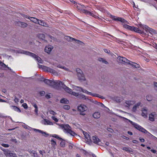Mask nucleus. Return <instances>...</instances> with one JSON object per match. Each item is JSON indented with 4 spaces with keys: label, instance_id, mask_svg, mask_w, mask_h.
Segmentation results:
<instances>
[{
    "label": "nucleus",
    "instance_id": "f257e3e1",
    "mask_svg": "<svg viewBox=\"0 0 157 157\" xmlns=\"http://www.w3.org/2000/svg\"><path fill=\"white\" fill-rule=\"evenodd\" d=\"M118 116L124 119L125 121L126 120L128 121L131 124H132V125L133 126V127H134L135 128L138 130L139 131L142 132L143 133L146 134L147 136H152V135L151 134L150 132H148L146 129L142 127L141 126L139 125V124L131 121L125 118L121 117L120 116Z\"/></svg>",
    "mask_w": 157,
    "mask_h": 157
},
{
    "label": "nucleus",
    "instance_id": "f03ea898",
    "mask_svg": "<svg viewBox=\"0 0 157 157\" xmlns=\"http://www.w3.org/2000/svg\"><path fill=\"white\" fill-rule=\"evenodd\" d=\"M43 81L46 84L53 86L54 87H61L63 84V82L59 80L52 81L48 79H44Z\"/></svg>",
    "mask_w": 157,
    "mask_h": 157
},
{
    "label": "nucleus",
    "instance_id": "7ed1b4c3",
    "mask_svg": "<svg viewBox=\"0 0 157 157\" xmlns=\"http://www.w3.org/2000/svg\"><path fill=\"white\" fill-rule=\"evenodd\" d=\"M18 52L30 56L35 59L36 60L38 63H43V61L39 57L33 53L23 50H21L19 52Z\"/></svg>",
    "mask_w": 157,
    "mask_h": 157
},
{
    "label": "nucleus",
    "instance_id": "20e7f679",
    "mask_svg": "<svg viewBox=\"0 0 157 157\" xmlns=\"http://www.w3.org/2000/svg\"><path fill=\"white\" fill-rule=\"evenodd\" d=\"M61 126L62 128L63 129L65 132L69 133L71 135L73 136L76 135L74 132L71 130V128L69 125H62Z\"/></svg>",
    "mask_w": 157,
    "mask_h": 157
},
{
    "label": "nucleus",
    "instance_id": "39448f33",
    "mask_svg": "<svg viewBox=\"0 0 157 157\" xmlns=\"http://www.w3.org/2000/svg\"><path fill=\"white\" fill-rule=\"evenodd\" d=\"M61 87L64 89L67 92L78 98L79 94L73 91L71 89H70L67 86L63 83Z\"/></svg>",
    "mask_w": 157,
    "mask_h": 157
},
{
    "label": "nucleus",
    "instance_id": "423d86ee",
    "mask_svg": "<svg viewBox=\"0 0 157 157\" xmlns=\"http://www.w3.org/2000/svg\"><path fill=\"white\" fill-rule=\"evenodd\" d=\"M87 109V107L85 105L81 104L78 107V111L80 112V114L85 115L86 114L85 113Z\"/></svg>",
    "mask_w": 157,
    "mask_h": 157
},
{
    "label": "nucleus",
    "instance_id": "0eeeda50",
    "mask_svg": "<svg viewBox=\"0 0 157 157\" xmlns=\"http://www.w3.org/2000/svg\"><path fill=\"white\" fill-rule=\"evenodd\" d=\"M139 27L141 29L145 30L147 32H149L151 34H152L155 32L154 30L146 25H143L142 24L139 25Z\"/></svg>",
    "mask_w": 157,
    "mask_h": 157
},
{
    "label": "nucleus",
    "instance_id": "6e6552de",
    "mask_svg": "<svg viewBox=\"0 0 157 157\" xmlns=\"http://www.w3.org/2000/svg\"><path fill=\"white\" fill-rule=\"evenodd\" d=\"M110 17L113 20L117 21H120L123 23H128L124 19L118 17L110 15Z\"/></svg>",
    "mask_w": 157,
    "mask_h": 157
},
{
    "label": "nucleus",
    "instance_id": "1a4fd4ad",
    "mask_svg": "<svg viewBox=\"0 0 157 157\" xmlns=\"http://www.w3.org/2000/svg\"><path fill=\"white\" fill-rule=\"evenodd\" d=\"M117 61L119 63L124 64H125L126 63H127L128 64V63L131 62L126 58L120 56L118 57L117 58Z\"/></svg>",
    "mask_w": 157,
    "mask_h": 157
},
{
    "label": "nucleus",
    "instance_id": "9d476101",
    "mask_svg": "<svg viewBox=\"0 0 157 157\" xmlns=\"http://www.w3.org/2000/svg\"><path fill=\"white\" fill-rule=\"evenodd\" d=\"M157 118V114L155 112H153L149 115V120L151 121H153L155 120Z\"/></svg>",
    "mask_w": 157,
    "mask_h": 157
},
{
    "label": "nucleus",
    "instance_id": "9b49d317",
    "mask_svg": "<svg viewBox=\"0 0 157 157\" xmlns=\"http://www.w3.org/2000/svg\"><path fill=\"white\" fill-rule=\"evenodd\" d=\"M91 141L95 144L100 145L101 144L100 139L96 136H92Z\"/></svg>",
    "mask_w": 157,
    "mask_h": 157
},
{
    "label": "nucleus",
    "instance_id": "f8f14e48",
    "mask_svg": "<svg viewBox=\"0 0 157 157\" xmlns=\"http://www.w3.org/2000/svg\"><path fill=\"white\" fill-rule=\"evenodd\" d=\"M77 76L78 80L80 82H83L86 81V79L83 73L81 74H77Z\"/></svg>",
    "mask_w": 157,
    "mask_h": 157
},
{
    "label": "nucleus",
    "instance_id": "ddd939ff",
    "mask_svg": "<svg viewBox=\"0 0 157 157\" xmlns=\"http://www.w3.org/2000/svg\"><path fill=\"white\" fill-rule=\"evenodd\" d=\"M5 155L7 157H16V154L10 151H5Z\"/></svg>",
    "mask_w": 157,
    "mask_h": 157
},
{
    "label": "nucleus",
    "instance_id": "4468645a",
    "mask_svg": "<svg viewBox=\"0 0 157 157\" xmlns=\"http://www.w3.org/2000/svg\"><path fill=\"white\" fill-rule=\"evenodd\" d=\"M53 48V47L52 46L48 45L45 47L44 51L47 53L49 54Z\"/></svg>",
    "mask_w": 157,
    "mask_h": 157
},
{
    "label": "nucleus",
    "instance_id": "2eb2a0df",
    "mask_svg": "<svg viewBox=\"0 0 157 157\" xmlns=\"http://www.w3.org/2000/svg\"><path fill=\"white\" fill-rule=\"evenodd\" d=\"M142 115L144 118L147 117V109L146 107H144L142 108Z\"/></svg>",
    "mask_w": 157,
    "mask_h": 157
},
{
    "label": "nucleus",
    "instance_id": "dca6fc26",
    "mask_svg": "<svg viewBox=\"0 0 157 157\" xmlns=\"http://www.w3.org/2000/svg\"><path fill=\"white\" fill-rule=\"evenodd\" d=\"M81 13H84L87 15L91 16L94 17L95 15L94 13L90 12L89 10H81Z\"/></svg>",
    "mask_w": 157,
    "mask_h": 157
},
{
    "label": "nucleus",
    "instance_id": "f3484780",
    "mask_svg": "<svg viewBox=\"0 0 157 157\" xmlns=\"http://www.w3.org/2000/svg\"><path fill=\"white\" fill-rule=\"evenodd\" d=\"M83 134L85 138V140L88 142L91 141L90 137V135L86 132L83 131Z\"/></svg>",
    "mask_w": 157,
    "mask_h": 157
},
{
    "label": "nucleus",
    "instance_id": "a211bd4d",
    "mask_svg": "<svg viewBox=\"0 0 157 157\" xmlns=\"http://www.w3.org/2000/svg\"><path fill=\"white\" fill-rule=\"evenodd\" d=\"M136 102L135 101H127L125 102V106L128 107L130 105H133Z\"/></svg>",
    "mask_w": 157,
    "mask_h": 157
},
{
    "label": "nucleus",
    "instance_id": "6ab92c4d",
    "mask_svg": "<svg viewBox=\"0 0 157 157\" xmlns=\"http://www.w3.org/2000/svg\"><path fill=\"white\" fill-rule=\"evenodd\" d=\"M141 102H140L137 103L133 106L132 110V111L134 112H136L137 109L139 108V106L141 105Z\"/></svg>",
    "mask_w": 157,
    "mask_h": 157
},
{
    "label": "nucleus",
    "instance_id": "aec40b11",
    "mask_svg": "<svg viewBox=\"0 0 157 157\" xmlns=\"http://www.w3.org/2000/svg\"><path fill=\"white\" fill-rule=\"evenodd\" d=\"M132 31H134L135 32L142 34L144 33V32L143 30H141L139 29L138 28L135 27L133 26L132 29Z\"/></svg>",
    "mask_w": 157,
    "mask_h": 157
},
{
    "label": "nucleus",
    "instance_id": "412c9836",
    "mask_svg": "<svg viewBox=\"0 0 157 157\" xmlns=\"http://www.w3.org/2000/svg\"><path fill=\"white\" fill-rule=\"evenodd\" d=\"M131 62L128 63V64L131 65L132 67L137 68H139L140 67V65L139 64L132 62Z\"/></svg>",
    "mask_w": 157,
    "mask_h": 157
},
{
    "label": "nucleus",
    "instance_id": "4be33fe9",
    "mask_svg": "<svg viewBox=\"0 0 157 157\" xmlns=\"http://www.w3.org/2000/svg\"><path fill=\"white\" fill-rule=\"evenodd\" d=\"M29 19L31 21L37 24L38 21V19L34 17H29Z\"/></svg>",
    "mask_w": 157,
    "mask_h": 157
},
{
    "label": "nucleus",
    "instance_id": "5701e85b",
    "mask_svg": "<svg viewBox=\"0 0 157 157\" xmlns=\"http://www.w3.org/2000/svg\"><path fill=\"white\" fill-rule=\"evenodd\" d=\"M47 71L53 74L54 75H56L57 74V72L54 70L52 69L51 68H50L49 67H48L47 68Z\"/></svg>",
    "mask_w": 157,
    "mask_h": 157
},
{
    "label": "nucleus",
    "instance_id": "b1692460",
    "mask_svg": "<svg viewBox=\"0 0 157 157\" xmlns=\"http://www.w3.org/2000/svg\"><path fill=\"white\" fill-rule=\"evenodd\" d=\"M75 90L77 91H82L83 93H84L83 91H84V90H86L85 89H83L82 87H79V86H76L75 87Z\"/></svg>",
    "mask_w": 157,
    "mask_h": 157
},
{
    "label": "nucleus",
    "instance_id": "393cba45",
    "mask_svg": "<svg viewBox=\"0 0 157 157\" xmlns=\"http://www.w3.org/2000/svg\"><path fill=\"white\" fill-rule=\"evenodd\" d=\"M84 91H83L84 92V93H86L87 94L91 95L93 97H97V95H98V94H93L91 93V92H89L87 90H84Z\"/></svg>",
    "mask_w": 157,
    "mask_h": 157
},
{
    "label": "nucleus",
    "instance_id": "a878e982",
    "mask_svg": "<svg viewBox=\"0 0 157 157\" xmlns=\"http://www.w3.org/2000/svg\"><path fill=\"white\" fill-rule=\"evenodd\" d=\"M93 117L95 118H98L100 117V113L98 112H95L93 115Z\"/></svg>",
    "mask_w": 157,
    "mask_h": 157
},
{
    "label": "nucleus",
    "instance_id": "bb28decb",
    "mask_svg": "<svg viewBox=\"0 0 157 157\" xmlns=\"http://www.w3.org/2000/svg\"><path fill=\"white\" fill-rule=\"evenodd\" d=\"M78 98L80 99H88V98H87L86 96L82 94H79Z\"/></svg>",
    "mask_w": 157,
    "mask_h": 157
},
{
    "label": "nucleus",
    "instance_id": "cd10ccee",
    "mask_svg": "<svg viewBox=\"0 0 157 157\" xmlns=\"http://www.w3.org/2000/svg\"><path fill=\"white\" fill-rule=\"evenodd\" d=\"M51 145L52 147L54 149L56 148V141L54 140L53 139H52L51 140Z\"/></svg>",
    "mask_w": 157,
    "mask_h": 157
},
{
    "label": "nucleus",
    "instance_id": "c85d7f7f",
    "mask_svg": "<svg viewBox=\"0 0 157 157\" xmlns=\"http://www.w3.org/2000/svg\"><path fill=\"white\" fill-rule=\"evenodd\" d=\"M61 103L67 104L69 103V101L66 98H62L60 101Z\"/></svg>",
    "mask_w": 157,
    "mask_h": 157
},
{
    "label": "nucleus",
    "instance_id": "c756f323",
    "mask_svg": "<svg viewBox=\"0 0 157 157\" xmlns=\"http://www.w3.org/2000/svg\"><path fill=\"white\" fill-rule=\"evenodd\" d=\"M19 23L20 24V25H19L21 26V27L23 28H25L26 27L27 25L28 24L27 23H25L21 22H19Z\"/></svg>",
    "mask_w": 157,
    "mask_h": 157
},
{
    "label": "nucleus",
    "instance_id": "7c9ffc66",
    "mask_svg": "<svg viewBox=\"0 0 157 157\" xmlns=\"http://www.w3.org/2000/svg\"><path fill=\"white\" fill-rule=\"evenodd\" d=\"M98 60L100 62H101L102 63H105V64H108V62L106 61L105 59L103 58H99L98 59Z\"/></svg>",
    "mask_w": 157,
    "mask_h": 157
},
{
    "label": "nucleus",
    "instance_id": "2f4dec72",
    "mask_svg": "<svg viewBox=\"0 0 157 157\" xmlns=\"http://www.w3.org/2000/svg\"><path fill=\"white\" fill-rule=\"evenodd\" d=\"M33 130L36 132H38L40 133H41L43 135L44 134H46V133L45 132H44L43 131H41L40 130L36 129V128H33Z\"/></svg>",
    "mask_w": 157,
    "mask_h": 157
},
{
    "label": "nucleus",
    "instance_id": "473e14b6",
    "mask_svg": "<svg viewBox=\"0 0 157 157\" xmlns=\"http://www.w3.org/2000/svg\"><path fill=\"white\" fill-rule=\"evenodd\" d=\"M114 98V100L118 103L120 102L122 100L121 98L118 97H115Z\"/></svg>",
    "mask_w": 157,
    "mask_h": 157
},
{
    "label": "nucleus",
    "instance_id": "72a5a7b5",
    "mask_svg": "<svg viewBox=\"0 0 157 157\" xmlns=\"http://www.w3.org/2000/svg\"><path fill=\"white\" fill-rule=\"evenodd\" d=\"M37 24L39 25L43 26H45L46 24L45 23L44 21H40L38 19V21Z\"/></svg>",
    "mask_w": 157,
    "mask_h": 157
},
{
    "label": "nucleus",
    "instance_id": "f704fd0d",
    "mask_svg": "<svg viewBox=\"0 0 157 157\" xmlns=\"http://www.w3.org/2000/svg\"><path fill=\"white\" fill-rule=\"evenodd\" d=\"M122 150L128 152H133V150L131 148H127L124 147L122 148Z\"/></svg>",
    "mask_w": 157,
    "mask_h": 157
},
{
    "label": "nucleus",
    "instance_id": "c9c22d12",
    "mask_svg": "<svg viewBox=\"0 0 157 157\" xmlns=\"http://www.w3.org/2000/svg\"><path fill=\"white\" fill-rule=\"evenodd\" d=\"M37 37L41 39H44L45 38V35L44 34L42 33H39L37 34Z\"/></svg>",
    "mask_w": 157,
    "mask_h": 157
},
{
    "label": "nucleus",
    "instance_id": "e433bc0d",
    "mask_svg": "<svg viewBox=\"0 0 157 157\" xmlns=\"http://www.w3.org/2000/svg\"><path fill=\"white\" fill-rule=\"evenodd\" d=\"M11 107L12 108V109L15 111L19 112H21L20 109L17 107L15 106H12Z\"/></svg>",
    "mask_w": 157,
    "mask_h": 157
},
{
    "label": "nucleus",
    "instance_id": "4c0bfd02",
    "mask_svg": "<svg viewBox=\"0 0 157 157\" xmlns=\"http://www.w3.org/2000/svg\"><path fill=\"white\" fill-rule=\"evenodd\" d=\"M44 120L45 122L44 123L45 124H46V123L47 124L50 125H52L53 124V123L49 120L47 119H44Z\"/></svg>",
    "mask_w": 157,
    "mask_h": 157
},
{
    "label": "nucleus",
    "instance_id": "58836bf2",
    "mask_svg": "<svg viewBox=\"0 0 157 157\" xmlns=\"http://www.w3.org/2000/svg\"><path fill=\"white\" fill-rule=\"evenodd\" d=\"M65 38L68 41H72L75 40V38L68 36H66Z\"/></svg>",
    "mask_w": 157,
    "mask_h": 157
},
{
    "label": "nucleus",
    "instance_id": "ea45409f",
    "mask_svg": "<svg viewBox=\"0 0 157 157\" xmlns=\"http://www.w3.org/2000/svg\"><path fill=\"white\" fill-rule=\"evenodd\" d=\"M62 141L60 143V145L61 147H64L65 146V141L62 139Z\"/></svg>",
    "mask_w": 157,
    "mask_h": 157
},
{
    "label": "nucleus",
    "instance_id": "a19ab883",
    "mask_svg": "<svg viewBox=\"0 0 157 157\" xmlns=\"http://www.w3.org/2000/svg\"><path fill=\"white\" fill-rule=\"evenodd\" d=\"M146 99L148 101H150L152 100V97L150 95H147L146 96Z\"/></svg>",
    "mask_w": 157,
    "mask_h": 157
},
{
    "label": "nucleus",
    "instance_id": "79ce46f5",
    "mask_svg": "<svg viewBox=\"0 0 157 157\" xmlns=\"http://www.w3.org/2000/svg\"><path fill=\"white\" fill-rule=\"evenodd\" d=\"M76 71L77 72V75L81 74L83 73L81 70L79 68H77L76 69Z\"/></svg>",
    "mask_w": 157,
    "mask_h": 157
},
{
    "label": "nucleus",
    "instance_id": "37998d69",
    "mask_svg": "<svg viewBox=\"0 0 157 157\" xmlns=\"http://www.w3.org/2000/svg\"><path fill=\"white\" fill-rule=\"evenodd\" d=\"M52 136L59 140H62V139L59 137L58 135L56 134L53 135Z\"/></svg>",
    "mask_w": 157,
    "mask_h": 157
},
{
    "label": "nucleus",
    "instance_id": "c03bdc74",
    "mask_svg": "<svg viewBox=\"0 0 157 157\" xmlns=\"http://www.w3.org/2000/svg\"><path fill=\"white\" fill-rule=\"evenodd\" d=\"M63 108L64 109L66 110H68L70 108V107L69 105H65L63 106Z\"/></svg>",
    "mask_w": 157,
    "mask_h": 157
},
{
    "label": "nucleus",
    "instance_id": "a18cd8bd",
    "mask_svg": "<svg viewBox=\"0 0 157 157\" xmlns=\"http://www.w3.org/2000/svg\"><path fill=\"white\" fill-rule=\"evenodd\" d=\"M49 113L53 115H55L56 114V113H55L54 111L52 110H51L49 111Z\"/></svg>",
    "mask_w": 157,
    "mask_h": 157
},
{
    "label": "nucleus",
    "instance_id": "49530a36",
    "mask_svg": "<svg viewBox=\"0 0 157 157\" xmlns=\"http://www.w3.org/2000/svg\"><path fill=\"white\" fill-rule=\"evenodd\" d=\"M75 40L76 42L80 44H83V43L82 42L78 40L75 39V40Z\"/></svg>",
    "mask_w": 157,
    "mask_h": 157
},
{
    "label": "nucleus",
    "instance_id": "de8ad7c7",
    "mask_svg": "<svg viewBox=\"0 0 157 157\" xmlns=\"http://www.w3.org/2000/svg\"><path fill=\"white\" fill-rule=\"evenodd\" d=\"M22 106L25 109H27L28 107L27 104L26 103H23L22 105Z\"/></svg>",
    "mask_w": 157,
    "mask_h": 157
},
{
    "label": "nucleus",
    "instance_id": "09e8293b",
    "mask_svg": "<svg viewBox=\"0 0 157 157\" xmlns=\"http://www.w3.org/2000/svg\"><path fill=\"white\" fill-rule=\"evenodd\" d=\"M122 25H123V27L124 28H125L126 29H128V26L129 25H127V24H125V23H123L122 24Z\"/></svg>",
    "mask_w": 157,
    "mask_h": 157
},
{
    "label": "nucleus",
    "instance_id": "8fccbe9b",
    "mask_svg": "<svg viewBox=\"0 0 157 157\" xmlns=\"http://www.w3.org/2000/svg\"><path fill=\"white\" fill-rule=\"evenodd\" d=\"M1 145L3 147H9V145L8 144H2Z\"/></svg>",
    "mask_w": 157,
    "mask_h": 157
},
{
    "label": "nucleus",
    "instance_id": "3c124183",
    "mask_svg": "<svg viewBox=\"0 0 157 157\" xmlns=\"http://www.w3.org/2000/svg\"><path fill=\"white\" fill-rule=\"evenodd\" d=\"M52 119L54 120L55 121L57 122L58 121V119L54 116H52Z\"/></svg>",
    "mask_w": 157,
    "mask_h": 157
},
{
    "label": "nucleus",
    "instance_id": "603ef678",
    "mask_svg": "<svg viewBox=\"0 0 157 157\" xmlns=\"http://www.w3.org/2000/svg\"><path fill=\"white\" fill-rule=\"evenodd\" d=\"M62 69H64V70H65L66 71H70L69 69L66 68V67H65L63 66V67H62Z\"/></svg>",
    "mask_w": 157,
    "mask_h": 157
},
{
    "label": "nucleus",
    "instance_id": "864d4df0",
    "mask_svg": "<svg viewBox=\"0 0 157 157\" xmlns=\"http://www.w3.org/2000/svg\"><path fill=\"white\" fill-rule=\"evenodd\" d=\"M96 103L98 105H99V104H100V106L101 107L104 106V105L101 103L98 102L97 101H96L95 103Z\"/></svg>",
    "mask_w": 157,
    "mask_h": 157
},
{
    "label": "nucleus",
    "instance_id": "5fc2aeb1",
    "mask_svg": "<svg viewBox=\"0 0 157 157\" xmlns=\"http://www.w3.org/2000/svg\"><path fill=\"white\" fill-rule=\"evenodd\" d=\"M52 95L50 94H48L46 95V98L48 99L51 98Z\"/></svg>",
    "mask_w": 157,
    "mask_h": 157
},
{
    "label": "nucleus",
    "instance_id": "6e6d98bb",
    "mask_svg": "<svg viewBox=\"0 0 157 157\" xmlns=\"http://www.w3.org/2000/svg\"><path fill=\"white\" fill-rule=\"evenodd\" d=\"M97 97L100 98H101L102 99H105V98L104 97H103V96H101L99 94H98Z\"/></svg>",
    "mask_w": 157,
    "mask_h": 157
},
{
    "label": "nucleus",
    "instance_id": "4d7b16f0",
    "mask_svg": "<svg viewBox=\"0 0 157 157\" xmlns=\"http://www.w3.org/2000/svg\"><path fill=\"white\" fill-rule=\"evenodd\" d=\"M0 65L4 67H6V65L3 63H2V62H1L0 61Z\"/></svg>",
    "mask_w": 157,
    "mask_h": 157
},
{
    "label": "nucleus",
    "instance_id": "13d9d810",
    "mask_svg": "<svg viewBox=\"0 0 157 157\" xmlns=\"http://www.w3.org/2000/svg\"><path fill=\"white\" fill-rule=\"evenodd\" d=\"M10 140H11V141L12 142H14L15 143H17V141L16 140V139H14V138Z\"/></svg>",
    "mask_w": 157,
    "mask_h": 157
},
{
    "label": "nucleus",
    "instance_id": "bf43d9fd",
    "mask_svg": "<svg viewBox=\"0 0 157 157\" xmlns=\"http://www.w3.org/2000/svg\"><path fill=\"white\" fill-rule=\"evenodd\" d=\"M14 102L16 103H17L18 101H19V100H18V98H16L15 97L14 99Z\"/></svg>",
    "mask_w": 157,
    "mask_h": 157
},
{
    "label": "nucleus",
    "instance_id": "052dcab7",
    "mask_svg": "<svg viewBox=\"0 0 157 157\" xmlns=\"http://www.w3.org/2000/svg\"><path fill=\"white\" fill-rule=\"evenodd\" d=\"M40 94L41 96H43L45 94V92L44 91H41L40 93Z\"/></svg>",
    "mask_w": 157,
    "mask_h": 157
},
{
    "label": "nucleus",
    "instance_id": "680f3d73",
    "mask_svg": "<svg viewBox=\"0 0 157 157\" xmlns=\"http://www.w3.org/2000/svg\"><path fill=\"white\" fill-rule=\"evenodd\" d=\"M39 153L40 154L42 155V156H43L44 154L45 153V152L44 151L40 150L39 151Z\"/></svg>",
    "mask_w": 157,
    "mask_h": 157
},
{
    "label": "nucleus",
    "instance_id": "e2e57ef3",
    "mask_svg": "<svg viewBox=\"0 0 157 157\" xmlns=\"http://www.w3.org/2000/svg\"><path fill=\"white\" fill-rule=\"evenodd\" d=\"M133 28V26H131L129 25L128 29L130 30H131V31H132Z\"/></svg>",
    "mask_w": 157,
    "mask_h": 157
},
{
    "label": "nucleus",
    "instance_id": "0e129e2a",
    "mask_svg": "<svg viewBox=\"0 0 157 157\" xmlns=\"http://www.w3.org/2000/svg\"><path fill=\"white\" fill-rule=\"evenodd\" d=\"M35 109L34 110V111L36 113V115H38V107H37L36 108H35Z\"/></svg>",
    "mask_w": 157,
    "mask_h": 157
},
{
    "label": "nucleus",
    "instance_id": "69168bd1",
    "mask_svg": "<svg viewBox=\"0 0 157 157\" xmlns=\"http://www.w3.org/2000/svg\"><path fill=\"white\" fill-rule=\"evenodd\" d=\"M104 51L105 52H106L108 54L110 53V51L109 50L107 49H104Z\"/></svg>",
    "mask_w": 157,
    "mask_h": 157
},
{
    "label": "nucleus",
    "instance_id": "338daca9",
    "mask_svg": "<svg viewBox=\"0 0 157 157\" xmlns=\"http://www.w3.org/2000/svg\"><path fill=\"white\" fill-rule=\"evenodd\" d=\"M22 16L24 17L27 18H28L29 19V17H29L28 16L24 14H22Z\"/></svg>",
    "mask_w": 157,
    "mask_h": 157
},
{
    "label": "nucleus",
    "instance_id": "774afa93",
    "mask_svg": "<svg viewBox=\"0 0 157 157\" xmlns=\"http://www.w3.org/2000/svg\"><path fill=\"white\" fill-rule=\"evenodd\" d=\"M32 105L35 108H36L37 107H38L37 105L34 103H32Z\"/></svg>",
    "mask_w": 157,
    "mask_h": 157
}]
</instances>
